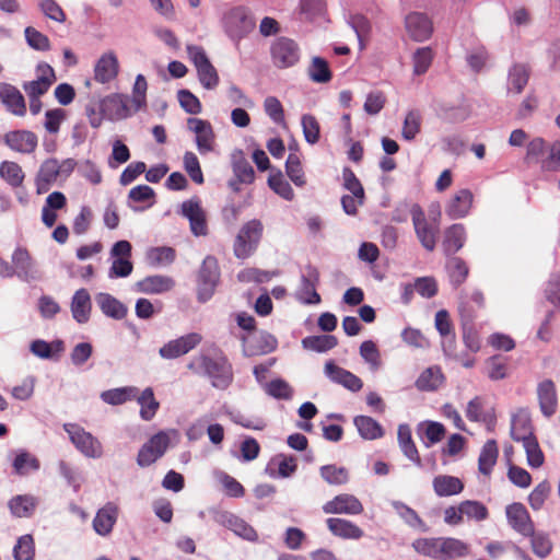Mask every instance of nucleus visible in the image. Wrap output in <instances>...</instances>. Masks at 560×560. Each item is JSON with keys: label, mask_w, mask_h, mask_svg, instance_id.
<instances>
[{"label": "nucleus", "mask_w": 560, "mask_h": 560, "mask_svg": "<svg viewBox=\"0 0 560 560\" xmlns=\"http://www.w3.org/2000/svg\"><path fill=\"white\" fill-rule=\"evenodd\" d=\"M188 128L196 135V144L201 154H206L213 150L214 131L208 120L200 118H189L187 120Z\"/></svg>", "instance_id": "obj_15"}, {"label": "nucleus", "mask_w": 560, "mask_h": 560, "mask_svg": "<svg viewBox=\"0 0 560 560\" xmlns=\"http://www.w3.org/2000/svg\"><path fill=\"white\" fill-rule=\"evenodd\" d=\"M443 380V374L439 369L429 368L420 374L416 386L420 390H435L441 386Z\"/></svg>", "instance_id": "obj_49"}, {"label": "nucleus", "mask_w": 560, "mask_h": 560, "mask_svg": "<svg viewBox=\"0 0 560 560\" xmlns=\"http://www.w3.org/2000/svg\"><path fill=\"white\" fill-rule=\"evenodd\" d=\"M551 492V486L548 481L544 480L538 483L528 495V503L532 509L539 510L545 504Z\"/></svg>", "instance_id": "obj_62"}, {"label": "nucleus", "mask_w": 560, "mask_h": 560, "mask_svg": "<svg viewBox=\"0 0 560 560\" xmlns=\"http://www.w3.org/2000/svg\"><path fill=\"white\" fill-rule=\"evenodd\" d=\"M393 508L395 512L402 518V521L409 526L413 528H420L422 532L428 530V526L425 525V523L421 520L418 513L410 506L406 505L402 502L395 501L393 502Z\"/></svg>", "instance_id": "obj_47"}, {"label": "nucleus", "mask_w": 560, "mask_h": 560, "mask_svg": "<svg viewBox=\"0 0 560 560\" xmlns=\"http://www.w3.org/2000/svg\"><path fill=\"white\" fill-rule=\"evenodd\" d=\"M91 296L86 289L75 291L71 301V313L79 324H85L91 314Z\"/></svg>", "instance_id": "obj_26"}, {"label": "nucleus", "mask_w": 560, "mask_h": 560, "mask_svg": "<svg viewBox=\"0 0 560 560\" xmlns=\"http://www.w3.org/2000/svg\"><path fill=\"white\" fill-rule=\"evenodd\" d=\"M320 477L329 485H345L349 480V471L345 467L336 465H325L319 469Z\"/></svg>", "instance_id": "obj_52"}, {"label": "nucleus", "mask_w": 560, "mask_h": 560, "mask_svg": "<svg viewBox=\"0 0 560 560\" xmlns=\"http://www.w3.org/2000/svg\"><path fill=\"white\" fill-rule=\"evenodd\" d=\"M65 431L69 434L74 446L86 457L100 458L103 455L102 443L75 423L63 424Z\"/></svg>", "instance_id": "obj_6"}, {"label": "nucleus", "mask_w": 560, "mask_h": 560, "mask_svg": "<svg viewBox=\"0 0 560 560\" xmlns=\"http://www.w3.org/2000/svg\"><path fill=\"white\" fill-rule=\"evenodd\" d=\"M138 404L140 405V417L144 421H150L156 415L160 402L155 399L153 389L151 387H147L140 394L138 393L137 397Z\"/></svg>", "instance_id": "obj_39"}, {"label": "nucleus", "mask_w": 560, "mask_h": 560, "mask_svg": "<svg viewBox=\"0 0 560 560\" xmlns=\"http://www.w3.org/2000/svg\"><path fill=\"white\" fill-rule=\"evenodd\" d=\"M509 524L522 535L533 534L534 524L526 508L522 503H513L506 508Z\"/></svg>", "instance_id": "obj_19"}, {"label": "nucleus", "mask_w": 560, "mask_h": 560, "mask_svg": "<svg viewBox=\"0 0 560 560\" xmlns=\"http://www.w3.org/2000/svg\"><path fill=\"white\" fill-rule=\"evenodd\" d=\"M325 373L334 383L340 384L351 392H359L363 386L361 378L332 361L325 364Z\"/></svg>", "instance_id": "obj_22"}, {"label": "nucleus", "mask_w": 560, "mask_h": 560, "mask_svg": "<svg viewBox=\"0 0 560 560\" xmlns=\"http://www.w3.org/2000/svg\"><path fill=\"white\" fill-rule=\"evenodd\" d=\"M441 559L451 560L455 558H463L469 553V546L453 537H442L441 539Z\"/></svg>", "instance_id": "obj_35"}, {"label": "nucleus", "mask_w": 560, "mask_h": 560, "mask_svg": "<svg viewBox=\"0 0 560 560\" xmlns=\"http://www.w3.org/2000/svg\"><path fill=\"white\" fill-rule=\"evenodd\" d=\"M541 170L546 172H558L560 171V141L553 142L547 156L541 159Z\"/></svg>", "instance_id": "obj_64"}, {"label": "nucleus", "mask_w": 560, "mask_h": 560, "mask_svg": "<svg viewBox=\"0 0 560 560\" xmlns=\"http://www.w3.org/2000/svg\"><path fill=\"white\" fill-rule=\"evenodd\" d=\"M199 364L214 387L225 389L233 380L232 365L224 355L211 358L201 355Z\"/></svg>", "instance_id": "obj_2"}, {"label": "nucleus", "mask_w": 560, "mask_h": 560, "mask_svg": "<svg viewBox=\"0 0 560 560\" xmlns=\"http://www.w3.org/2000/svg\"><path fill=\"white\" fill-rule=\"evenodd\" d=\"M308 75L316 83H326L331 80V71L327 61L320 57H314L308 68Z\"/></svg>", "instance_id": "obj_54"}, {"label": "nucleus", "mask_w": 560, "mask_h": 560, "mask_svg": "<svg viewBox=\"0 0 560 560\" xmlns=\"http://www.w3.org/2000/svg\"><path fill=\"white\" fill-rule=\"evenodd\" d=\"M415 233L420 244L428 252H433L436 246L440 226L438 222H430L419 205H412L410 209Z\"/></svg>", "instance_id": "obj_3"}, {"label": "nucleus", "mask_w": 560, "mask_h": 560, "mask_svg": "<svg viewBox=\"0 0 560 560\" xmlns=\"http://www.w3.org/2000/svg\"><path fill=\"white\" fill-rule=\"evenodd\" d=\"M14 273L20 278L28 279L35 277V264L26 248L18 247L12 254Z\"/></svg>", "instance_id": "obj_27"}, {"label": "nucleus", "mask_w": 560, "mask_h": 560, "mask_svg": "<svg viewBox=\"0 0 560 560\" xmlns=\"http://www.w3.org/2000/svg\"><path fill=\"white\" fill-rule=\"evenodd\" d=\"M302 343L305 349L325 352L335 348L338 341L332 335H320L306 337L302 340Z\"/></svg>", "instance_id": "obj_51"}, {"label": "nucleus", "mask_w": 560, "mask_h": 560, "mask_svg": "<svg viewBox=\"0 0 560 560\" xmlns=\"http://www.w3.org/2000/svg\"><path fill=\"white\" fill-rule=\"evenodd\" d=\"M285 173L295 186L303 187L306 184L301 158L296 150L295 152H290L288 155L285 162Z\"/></svg>", "instance_id": "obj_43"}, {"label": "nucleus", "mask_w": 560, "mask_h": 560, "mask_svg": "<svg viewBox=\"0 0 560 560\" xmlns=\"http://www.w3.org/2000/svg\"><path fill=\"white\" fill-rule=\"evenodd\" d=\"M219 279L218 259L213 256H207L198 272V300L200 302H207L213 295Z\"/></svg>", "instance_id": "obj_7"}, {"label": "nucleus", "mask_w": 560, "mask_h": 560, "mask_svg": "<svg viewBox=\"0 0 560 560\" xmlns=\"http://www.w3.org/2000/svg\"><path fill=\"white\" fill-rule=\"evenodd\" d=\"M0 178L12 188H19L23 185L25 174L16 162L3 161L0 163Z\"/></svg>", "instance_id": "obj_41"}, {"label": "nucleus", "mask_w": 560, "mask_h": 560, "mask_svg": "<svg viewBox=\"0 0 560 560\" xmlns=\"http://www.w3.org/2000/svg\"><path fill=\"white\" fill-rule=\"evenodd\" d=\"M301 125L305 141L310 144H315L320 138V126L314 115L305 114L302 116Z\"/></svg>", "instance_id": "obj_55"}, {"label": "nucleus", "mask_w": 560, "mask_h": 560, "mask_svg": "<svg viewBox=\"0 0 560 560\" xmlns=\"http://www.w3.org/2000/svg\"><path fill=\"white\" fill-rule=\"evenodd\" d=\"M4 144L14 152L31 154L38 145V137L26 129L11 130L3 136Z\"/></svg>", "instance_id": "obj_12"}, {"label": "nucleus", "mask_w": 560, "mask_h": 560, "mask_svg": "<svg viewBox=\"0 0 560 560\" xmlns=\"http://www.w3.org/2000/svg\"><path fill=\"white\" fill-rule=\"evenodd\" d=\"M363 510L361 501L349 493L338 494L323 505V511L326 514L359 515Z\"/></svg>", "instance_id": "obj_14"}, {"label": "nucleus", "mask_w": 560, "mask_h": 560, "mask_svg": "<svg viewBox=\"0 0 560 560\" xmlns=\"http://www.w3.org/2000/svg\"><path fill=\"white\" fill-rule=\"evenodd\" d=\"M405 26L408 35L416 42L427 40L433 32L432 22L425 14L419 12L408 14Z\"/></svg>", "instance_id": "obj_16"}, {"label": "nucleus", "mask_w": 560, "mask_h": 560, "mask_svg": "<svg viewBox=\"0 0 560 560\" xmlns=\"http://www.w3.org/2000/svg\"><path fill=\"white\" fill-rule=\"evenodd\" d=\"M528 536L530 537V547L535 556L545 559L551 553L553 544L549 535L541 532L535 533V530H533V534Z\"/></svg>", "instance_id": "obj_50"}, {"label": "nucleus", "mask_w": 560, "mask_h": 560, "mask_svg": "<svg viewBox=\"0 0 560 560\" xmlns=\"http://www.w3.org/2000/svg\"><path fill=\"white\" fill-rule=\"evenodd\" d=\"M171 440L167 433L160 431L152 435L138 452L137 464L140 467H148L161 458L170 446Z\"/></svg>", "instance_id": "obj_8"}, {"label": "nucleus", "mask_w": 560, "mask_h": 560, "mask_svg": "<svg viewBox=\"0 0 560 560\" xmlns=\"http://www.w3.org/2000/svg\"><path fill=\"white\" fill-rule=\"evenodd\" d=\"M511 438L516 442H526L535 438L529 417L526 413H518L512 418Z\"/></svg>", "instance_id": "obj_37"}, {"label": "nucleus", "mask_w": 560, "mask_h": 560, "mask_svg": "<svg viewBox=\"0 0 560 560\" xmlns=\"http://www.w3.org/2000/svg\"><path fill=\"white\" fill-rule=\"evenodd\" d=\"M452 284L455 288L462 285L469 273L467 264L459 257H452L446 265Z\"/></svg>", "instance_id": "obj_46"}, {"label": "nucleus", "mask_w": 560, "mask_h": 560, "mask_svg": "<svg viewBox=\"0 0 560 560\" xmlns=\"http://www.w3.org/2000/svg\"><path fill=\"white\" fill-rule=\"evenodd\" d=\"M499 457V447L495 440H488L479 454L478 470L489 477Z\"/></svg>", "instance_id": "obj_30"}, {"label": "nucleus", "mask_w": 560, "mask_h": 560, "mask_svg": "<svg viewBox=\"0 0 560 560\" xmlns=\"http://www.w3.org/2000/svg\"><path fill=\"white\" fill-rule=\"evenodd\" d=\"M201 336L197 332H190L177 339L171 340L160 348L159 353L163 359H177L201 342Z\"/></svg>", "instance_id": "obj_13"}, {"label": "nucleus", "mask_w": 560, "mask_h": 560, "mask_svg": "<svg viewBox=\"0 0 560 560\" xmlns=\"http://www.w3.org/2000/svg\"><path fill=\"white\" fill-rule=\"evenodd\" d=\"M530 68L526 63H514L508 74V91L521 94L528 83Z\"/></svg>", "instance_id": "obj_28"}, {"label": "nucleus", "mask_w": 560, "mask_h": 560, "mask_svg": "<svg viewBox=\"0 0 560 560\" xmlns=\"http://www.w3.org/2000/svg\"><path fill=\"white\" fill-rule=\"evenodd\" d=\"M433 489L439 497H450L460 493L464 485L457 477L441 475L433 479Z\"/></svg>", "instance_id": "obj_38"}, {"label": "nucleus", "mask_w": 560, "mask_h": 560, "mask_svg": "<svg viewBox=\"0 0 560 560\" xmlns=\"http://www.w3.org/2000/svg\"><path fill=\"white\" fill-rule=\"evenodd\" d=\"M485 306V296L480 291H474L460 298L458 311L465 322H472L479 310Z\"/></svg>", "instance_id": "obj_25"}, {"label": "nucleus", "mask_w": 560, "mask_h": 560, "mask_svg": "<svg viewBox=\"0 0 560 560\" xmlns=\"http://www.w3.org/2000/svg\"><path fill=\"white\" fill-rule=\"evenodd\" d=\"M180 213L188 219L190 231L195 236L208 234L207 217L199 198L195 197L184 201L180 206Z\"/></svg>", "instance_id": "obj_10"}, {"label": "nucleus", "mask_w": 560, "mask_h": 560, "mask_svg": "<svg viewBox=\"0 0 560 560\" xmlns=\"http://www.w3.org/2000/svg\"><path fill=\"white\" fill-rule=\"evenodd\" d=\"M326 524L334 536L340 537L342 539L358 540L364 535L362 528H360L351 521L345 518L330 517L327 518Z\"/></svg>", "instance_id": "obj_24"}, {"label": "nucleus", "mask_w": 560, "mask_h": 560, "mask_svg": "<svg viewBox=\"0 0 560 560\" xmlns=\"http://www.w3.org/2000/svg\"><path fill=\"white\" fill-rule=\"evenodd\" d=\"M175 258V249L168 246L152 247L148 252V259L153 265L167 266L171 265Z\"/></svg>", "instance_id": "obj_58"}, {"label": "nucleus", "mask_w": 560, "mask_h": 560, "mask_svg": "<svg viewBox=\"0 0 560 560\" xmlns=\"http://www.w3.org/2000/svg\"><path fill=\"white\" fill-rule=\"evenodd\" d=\"M466 231L463 224L456 223L445 230L443 249L446 255L457 253L465 243Z\"/></svg>", "instance_id": "obj_31"}, {"label": "nucleus", "mask_w": 560, "mask_h": 560, "mask_svg": "<svg viewBox=\"0 0 560 560\" xmlns=\"http://www.w3.org/2000/svg\"><path fill=\"white\" fill-rule=\"evenodd\" d=\"M187 54L197 69L198 78L205 89L211 90L219 84V75L210 62L205 49L197 45H187Z\"/></svg>", "instance_id": "obj_5"}, {"label": "nucleus", "mask_w": 560, "mask_h": 560, "mask_svg": "<svg viewBox=\"0 0 560 560\" xmlns=\"http://www.w3.org/2000/svg\"><path fill=\"white\" fill-rule=\"evenodd\" d=\"M269 187L280 197L285 200H292L294 198V191L288 180L284 179L282 173L279 171L276 174H271L268 178Z\"/></svg>", "instance_id": "obj_57"}, {"label": "nucleus", "mask_w": 560, "mask_h": 560, "mask_svg": "<svg viewBox=\"0 0 560 560\" xmlns=\"http://www.w3.org/2000/svg\"><path fill=\"white\" fill-rule=\"evenodd\" d=\"M319 283V271L316 267L307 265L301 277V283L296 290L299 301L304 304H318L320 303V295L317 293L316 288Z\"/></svg>", "instance_id": "obj_11"}, {"label": "nucleus", "mask_w": 560, "mask_h": 560, "mask_svg": "<svg viewBox=\"0 0 560 560\" xmlns=\"http://www.w3.org/2000/svg\"><path fill=\"white\" fill-rule=\"evenodd\" d=\"M474 195L469 189H459L445 206V213L453 220L464 218L472 206Z\"/></svg>", "instance_id": "obj_21"}, {"label": "nucleus", "mask_w": 560, "mask_h": 560, "mask_svg": "<svg viewBox=\"0 0 560 560\" xmlns=\"http://www.w3.org/2000/svg\"><path fill=\"white\" fill-rule=\"evenodd\" d=\"M119 72V62L113 51L103 54L94 67V80L98 83H108L114 80Z\"/></svg>", "instance_id": "obj_20"}, {"label": "nucleus", "mask_w": 560, "mask_h": 560, "mask_svg": "<svg viewBox=\"0 0 560 560\" xmlns=\"http://www.w3.org/2000/svg\"><path fill=\"white\" fill-rule=\"evenodd\" d=\"M139 290L147 294H160L171 291L175 281L167 276L154 275L148 276L138 283Z\"/></svg>", "instance_id": "obj_29"}, {"label": "nucleus", "mask_w": 560, "mask_h": 560, "mask_svg": "<svg viewBox=\"0 0 560 560\" xmlns=\"http://www.w3.org/2000/svg\"><path fill=\"white\" fill-rule=\"evenodd\" d=\"M138 393L139 389L135 386L118 387L102 392L101 399L108 405L118 406L133 400Z\"/></svg>", "instance_id": "obj_36"}, {"label": "nucleus", "mask_w": 560, "mask_h": 560, "mask_svg": "<svg viewBox=\"0 0 560 560\" xmlns=\"http://www.w3.org/2000/svg\"><path fill=\"white\" fill-rule=\"evenodd\" d=\"M9 509L16 517H30L35 509V500L31 495H16L9 501Z\"/></svg>", "instance_id": "obj_48"}, {"label": "nucleus", "mask_w": 560, "mask_h": 560, "mask_svg": "<svg viewBox=\"0 0 560 560\" xmlns=\"http://www.w3.org/2000/svg\"><path fill=\"white\" fill-rule=\"evenodd\" d=\"M101 110L110 119H120L129 115L126 98L119 94L106 96L101 105Z\"/></svg>", "instance_id": "obj_32"}, {"label": "nucleus", "mask_w": 560, "mask_h": 560, "mask_svg": "<svg viewBox=\"0 0 560 560\" xmlns=\"http://www.w3.org/2000/svg\"><path fill=\"white\" fill-rule=\"evenodd\" d=\"M398 443L402 453L413 463L420 465L421 459L416 444L412 440L411 429L408 424L398 427Z\"/></svg>", "instance_id": "obj_42"}, {"label": "nucleus", "mask_w": 560, "mask_h": 560, "mask_svg": "<svg viewBox=\"0 0 560 560\" xmlns=\"http://www.w3.org/2000/svg\"><path fill=\"white\" fill-rule=\"evenodd\" d=\"M234 176L243 184H252L255 179L253 166L246 160L242 150H235L231 155Z\"/></svg>", "instance_id": "obj_33"}, {"label": "nucleus", "mask_w": 560, "mask_h": 560, "mask_svg": "<svg viewBox=\"0 0 560 560\" xmlns=\"http://www.w3.org/2000/svg\"><path fill=\"white\" fill-rule=\"evenodd\" d=\"M13 470L19 476L28 475L39 469V460L27 451H20L12 463Z\"/></svg>", "instance_id": "obj_44"}, {"label": "nucleus", "mask_w": 560, "mask_h": 560, "mask_svg": "<svg viewBox=\"0 0 560 560\" xmlns=\"http://www.w3.org/2000/svg\"><path fill=\"white\" fill-rule=\"evenodd\" d=\"M0 101L12 115L18 117L25 116V98L15 86L8 83L0 84Z\"/></svg>", "instance_id": "obj_18"}, {"label": "nucleus", "mask_w": 560, "mask_h": 560, "mask_svg": "<svg viewBox=\"0 0 560 560\" xmlns=\"http://www.w3.org/2000/svg\"><path fill=\"white\" fill-rule=\"evenodd\" d=\"M442 537L418 538L413 540L412 548L420 555L440 560Z\"/></svg>", "instance_id": "obj_45"}, {"label": "nucleus", "mask_w": 560, "mask_h": 560, "mask_svg": "<svg viewBox=\"0 0 560 560\" xmlns=\"http://www.w3.org/2000/svg\"><path fill=\"white\" fill-rule=\"evenodd\" d=\"M25 39L30 47L39 51H47L50 49V40L49 38L37 31L33 26H27L24 31Z\"/></svg>", "instance_id": "obj_61"}, {"label": "nucleus", "mask_w": 560, "mask_h": 560, "mask_svg": "<svg viewBox=\"0 0 560 560\" xmlns=\"http://www.w3.org/2000/svg\"><path fill=\"white\" fill-rule=\"evenodd\" d=\"M342 178L343 187L358 198L359 203L362 205L365 197L364 189L354 172L350 167H345L342 170Z\"/></svg>", "instance_id": "obj_56"}, {"label": "nucleus", "mask_w": 560, "mask_h": 560, "mask_svg": "<svg viewBox=\"0 0 560 560\" xmlns=\"http://www.w3.org/2000/svg\"><path fill=\"white\" fill-rule=\"evenodd\" d=\"M353 422L360 435L365 440H376L384 435L382 425L369 416H357Z\"/></svg>", "instance_id": "obj_40"}, {"label": "nucleus", "mask_w": 560, "mask_h": 560, "mask_svg": "<svg viewBox=\"0 0 560 560\" xmlns=\"http://www.w3.org/2000/svg\"><path fill=\"white\" fill-rule=\"evenodd\" d=\"M460 511L463 516L466 515L468 518L476 521H483L488 517L489 512L485 504L479 501L467 500L460 503Z\"/></svg>", "instance_id": "obj_63"}, {"label": "nucleus", "mask_w": 560, "mask_h": 560, "mask_svg": "<svg viewBox=\"0 0 560 560\" xmlns=\"http://www.w3.org/2000/svg\"><path fill=\"white\" fill-rule=\"evenodd\" d=\"M223 26L232 39H242L255 27V20L244 7H236L224 14Z\"/></svg>", "instance_id": "obj_4"}, {"label": "nucleus", "mask_w": 560, "mask_h": 560, "mask_svg": "<svg viewBox=\"0 0 560 560\" xmlns=\"http://www.w3.org/2000/svg\"><path fill=\"white\" fill-rule=\"evenodd\" d=\"M96 302L101 311L106 316L114 319H122L128 313L127 307L119 300L108 293H100L96 296Z\"/></svg>", "instance_id": "obj_34"}, {"label": "nucleus", "mask_w": 560, "mask_h": 560, "mask_svg": "<svg viewBox=\"0 0 560 560\" xmlns=\"http://www.w3.org/2000/svg\"><path fill=\"white\" fill-rule=\"evenodd\" d=\"M262 231L264 226L259 220L254 219L243 224L233 244L235 257L238 259L250 257L260 243Z\"/></svg>", "instance_id": "obj_1"}, {"label": "nucleus", "mask_w": 560, "mask_h": 560, "mask_svg": "<svg viewBox=\"0 0 560 560\" xmlns=\"http://www.w3.org/2000/svg\"><path fill=\"white\" fill-rule=\"evenodd\" d=\"M62 166L56 159H48L43 162L37 174L38 184H51L56 182L59 174L61 173Z\"/></svg>", "instance_id": "obj_53"}, {"label": "nucleus", "mask_w": 560, "mask_h": 560, "mask_svg": "<svg viewBox=\"0 0 560 560\" xmlns=\"http://www.w3.org/2000/svg\"><path fill=\"white\" fill-rule=\"evenodd\" d=\"M537 395L542 415L547 418L553 416L558 406V397L555 383L551 380H545L539 383Z\"/></svg>", "instance_id": "obj_23"}, {"label": "nucleus", "mask_w": 560, "mask_h": 560, "mask_svg": "<svg viewBox=\"0 0 560 560\" xmlns=\"http://www.w3.org/2000/svg\"><path fill=\"white\" fill-rule=\"evenodd\" d=\"M15 560H33L35 556L34 539L31 535H24L18 539L13 549Z\"/></svg>", "instance_id": "obj_60"}, {"label": "nucleus", "mask_w": 560, "mask_h": 560, "mask_svg": "<svg viewBox=\"0 0 560 560\" xmlns=\"http://www.w3.org/2000/svg\"><path fill=\"white\" fill-rule=\"evenodd\" d=\"M270 52L273 65L280 69L293 67L300 60L299 45L288 37L277 38L271 45Z\"/></svg>", "instance_id": "obj_9"}, {"label": "nucleus", "mask_w": 560, "mask_h": 560, "mask_svg": "<svg viewBox=\"0 0 560 560\" xmlns=\"http://www.w3.org/2000/svg\"><path fill=\"white\" fill-rule=\"evenodd\" d=\"M421 130V115L417 110H410L404 120L401 136L405 140L411 141Z\"/></svg>", "instance_id": "obj_59"}, {"label": "nucleus", "mask_w": 560, "mask_h": 560, "mask_svg": "<svg viewBox=\"0 0 560 560\" xmlns=\"http://www.w3.org/2000/svg\"><path fill=\"white\" fill-rule=\"evenodd\" d=\"M119 509L116 503L107 502L101 508L92 522L93 529L100 536H108L117 522Z\"/></svg>", "instance_id": "obj_17"}]
</instances>
